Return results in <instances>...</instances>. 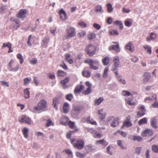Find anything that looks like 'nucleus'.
<instances>
[{
	"instance_id": "nucleus-55",
	"label": "nucleus",
	"mask_w": 158,
	"mask_h": 158,
	"mask_svg": "<svg viewBox=\"0 0 158 158\" xmlns=\"http://www.w3.org/2000/svg\"><path fill=\"white\" fill-rule=\"evenodd\" d=\"M92 146L91 144L86 145L85 147V150L87 152H89L92 150Z\"/></svg>"
},
{
	"instance_id": "nucleus-49",
	"label": "nucleus",
	"mask_w": 158,
	"mask_h": 158,
	"mask_svg": "<svg viewBox=\"0 0 158 158\" xmlns=\"http://www.w3.org/2000/svg\"><path fill=\"white\" fill-rule=\"evenodd\" d=\"M152 150L154 152L158 153V145H153L152 146Z\"/></svg>"
},
{
	"instance_id": "nucleus-5",
	"label": "nucleus",
	"mask_w": 158,
	"mask_h": 158,
	"mask_svg": "<svg viewBox=\"0 0 158 158\" xmlns=\"http://www.w3.org/2000/svg\"><path fill=\"white\" fill-rule=\"evenodd\" d=\"M85 50L88 55L92 56L95 53L96 48L93 45L89 44L86 47Z\"/></svg>"
},
{
	"instance_id": "nucleus-34",
	"label": "nucleus",
	"mask_w": 158,
	"mask_h": 158,
	"mask_svg": "<svg viewBox=\"0 0 158 158\" xmlns=\"http://www.w3.org/2000/svg\"><path fill=\"white\" fill-rule=\"evenodd\" d=\"M151 125L153 128H156L157 126L156 119L154 118H152L151 120Z\"/></svg>"
},
{
	"instance_id": "nucleus-16",
	"label": "nucleus",
	"mask_w": 158,
	"mask_h": 158,
	"mask_svg": "<svg viewBox=\"0 0 158 158\" xmlns=\"http://www.w3.org/2000/svg\"><path fill=\"white\" fill-rule=\"evenodd\" d=\"M153 134L152 131L150 129H146L142 133L141 135L143 137H145L151 136Z\"/></svg>"
},
{
	"instance_id": "nucleus-50",
	"label": "nucleus",
	"mask_w": 158,
	"mask_h": 158,
	"mask_svg": "<svg viewBox=\"0 0 158 158\" xmlns=\"http://www.w3.org/2000/svg\"><path fill=\"white\" fill-rule=\"evenodd\" d=\"M116 76L118 80L120 83L124 85L126 84V81L124 79L121 78L120 76L119 77L118 74V76Z\"/></svg>"
},
{
	"instance_id": "nucleus-64",
	"label": "nucleus",
	"mask_w": 158,
	"mask_h": 158,
	"mask_svg": "<svg viewBox=\"0 0 158 158\" xmlns=\"http://www.w3.org/2000/svg\"><path fill=\"white\" fill-rule=\"evenodd\" d=\"M109 69L108 67L106 68L104 70L103 73V76L104 77L106 78L107 77L108 74L107 72L108 71Z\"/></svg>"
},
{
	"instance_id": "nucleus-11",
	"label": "nucleus",
	"mask_w": 158,
	"mask_h": 158,
	"mask_svg": "<svg viewBox=\"0 0 158 158\" xmlns=\"http://www.w3.org/2000/svg\"><path fill=\"white\" fill-rule=\"evenodd\" d=\"M10 21L15 23V24H13V30H16L20 27L21 26L20 23L18 19H15L14 17H11L10 18Z\"/></svg>"
},
{
	"instance_id": "nucleus-60",
	"label": "nucleus",
	"mask_w": 158,
	"mask_h": 158,
	"mask_svg": "<svg viewBox=\"0 0 158 158\" xmlns=\"http://www.w3.org/2000/svg\"><path fill=\"white\" fill-rule=\"evenodd\" d=\"M95 11L96 12H102V6L100 5H97L95 7Z\"/></svg>"
},
{
	"instance_id": "nucleus-29",
	"label": "nucleus",
	"mask_w": 158,
	"mask_h": 158,
	"mask_svg": "<svg viewBox=\"0 0 158 158\" xmlns=\"http://www.w3.org/2000/svg\"><path fill=\"white\" fill-rule=\"evenodd\" d=\"M69 104L67 102H65L63 106V110L65 113H67L69 110Z\"/></svg>"
},
{
	"instance_id": "nucleus-46",
	"label": "nucleus",
	"mask_w": 158,
	"mask_h": 158,
	"mask_svg": "<svg viewBox=\"0 0 158 158\" xmlns=\"http://www.w3.org/2000/svg\"><path fill=\"white\" fill-rule=\"evenodd\" d=\"M76 156L80 158H84L85 156V153H81L79 152H76Z\"/></svg>"
},
{
	"instance_id": "nucleus-22",
	"label": "nucleus",
	"mask_w": 158,
	"mask_h": 158,
	"mask_svg": "<svg viewBox=\"0 0 158 158\" xmlns=\"http://www.w3.org/2000/svg\"><path fill=\"white\" fill-rule=\"evenodd\" d=\"M69 78L68 77L64 80H62L60 81V83L61 86L64 89H66L67 88V86L65 84L69 82Z\"/></svg>"
},
{
	"instance_id": "nucleus-1",
	"label": "nucleus",
	"mask_w": 158,
	"mask_h": 158,
	"mask_svg": "<svg viewBox=\"0 0 158 158\" xmlns=\"http://www.w3.org/2000/svg\"><path fill=\"white\" fill-rule=\"evenodd\" d=\"M70 141L75 148L81 150L84 147V142L82 139H78L76 140L75 138H72L70 139Z\"/></svg>"
},
{
	"instance_id": "nucleus-57",
	"label": "nucleus",
	"mask_w": 158,
	"mask_h": 158,
	"mask_svg": "<svg viewBox=\"0 0 158 158\" xmlns=\"http://www.w3.org/2000/svg\"><path fill=\"white\" fill-rule=\"evenodd\" d=\"M109 34L111 35H117L118 33L117 30H112L109 31Z\"/></svg>"
},
{
	"instance_id": "nucleus-10",
	"label": "nucleus",
	"mask_w": 158,
	"mask_h": 158,
	"mask_svg": "<svg viewBox=\"0 0 158 158\" xmlns=\"http://www.w3.org/2000/svg\"><path fill=\"white\" fill-rule=\"evenodd\" d=\"M137 109L138 111L136 113L138 117H142L145 114L146 110L144 106L142 105H139Z\"/></svg>"
},
{
	"instance_id": "nucleus-9",
	"label": "nucleus",
	"mask_w": 158,
	"mask_h": 158,
	"mask_svg": "<svg viewBox=\"0 0 158 158\" xmlns=\"http://www.w3.org/2000/svg\"><path fill=\"white\" fill-rule=\"evenodd\" d=\"M19 122L24 123L29 125L31 124L32 123L31 119L25 115H23L19 117Z\"/></svg>"
},
{
	"instance_id": "nucleus-17",
	"label": "nucleus",
	"mask_w": 158,
	"mask_h": 158,
	"mask_svg": "<svg viewBox=\"0 0 158 158\" xmlns=\"http://www.w3.org/2000/svg\"><path fill=\"white\" fill-rule=\"evenodd\" d=\"M84 89V87L82 85H78L75 87L74 92L75 94H79L82 90Z\"/></svg>"
},
{
	"instance_id": "nucleus-48",
	"label": "nucleus",
	"mask_w": 158,
	"mask_h": 158,
	"mask_svg": "<svg viewBox=\"0 0 158 158\" xmlns=\"http://www.w3.org/2000/svg\"><path fill=\"white\" fill-rule=\"evenodd\" d=\"M132 139L134 141H137L140 142L142 140V138L139 136L134 135L133 136Z\"/></svg>"
},
{
	"instance_id": "nucleus-58",
	"label": "nucleus",
	"mask_w": 158,
	"mask_h": 158,
	"mask_svg": "<svg viewBox=\"0 0 158 158\" xmlns=\"http://www.w3.org/2000/svg\"><path fill=\"white\" fill-rule=\"evenodd\" d=\"M68 126L71 128H74L75 127V123L71 121H69L68 122Z\"/></svg>"
},
{
	"instance_id": "nucleus-53",
	"label": "nucleus",
	"mask_w": 158,
	"mask_h": 158,
	"mask_svg": "<svg viewBox=\"0 0 158 158\" xmlns=\"http://www.w3.org/2000/svg\"><path fill=\"white\" fill-rule=\"evenodd\" d=\"M106 7L107 8V11L109 13H110L112 11L113 9L112 6L110 3H108L107 4Z\"/></svg>"
},
{
	"instance_id": "nucleus-54",
	"label": "nucleus",
	"mask_w": 158,
	"mask_h": 158,
	"mask_svg": "<svg viewBox=\"0 0 158 158\" xmlns=\"http://www.w3.org/2000/svg\"><path fill=\"white\" fill-rule=\"evenodd\" d=\"M117 144L118 146H119L120 148L122 149H126V148L125 147H124L123 145V142L122 140H118L117 141Z\"/></svg>"
},
{
	"instance_id": "nucleus-25",
	"label": "nucleus",
	"mask_w": 158,
	"mask_h": 158,
	"mask_svg": "<svg viewBox=\"0 0 158 158\" xmlns=\"http://www.w3.org/2000/svg\"><path fill=\"white\" fill-rule=\"evenodd\" d=\"M126 103L131 106H134L136 104L135 102L133 101L132 98L126 99Z\"/></svg>"
},
{
	"instance_id": "nucleus-4",
	"label": "nucleus",
	"mask_w": 158,
	"mask_h": 158,
	"mask_svg": "<svg viewBox=\"0 0 158 158\" xmlns=\"http://www.w3.org/2000/svg\"><path fill=\"white\" fill-rule=\"evenodd\" d=\"M47 107L46 102L44 100H41L36 106L34 107V110L37 111L43 110Z\"/></svg>"
},
{
	"instance_id": "nucleus-59",
	"label": "nucleus",
	"mask_w": 158,
	"mask_h": 158,
	"mask_svg": "<svg viewBox=\"0 0 158 158\" xmlns=\"http://www.w3.org/2000/svg\"><path fill=\"white\" fill-rule=\"evenodd\" d=\"M31 80V79L30 78V79H29L28 77L24 78L23 79L24 85H27L30 82V80Z\"/></svg>"
},
{
	"instance_id": "nucleus-35",
	"label": "nucleus",
	"mask_w": 158,
	"mask_h": 158,
	"mask_svg": "<svg viewBox=\"0 0 158 158\" xmlns=\"http://www.w3.org/2000/svg\"><path fill=\"white\" fill-rule=\"evenodd\" d=\"M57 75L60 77H63L66 75V73L65 72L60 70H58L57 72Z\"/></svg>"
},
{
	"instance_id": "nucleus-20",
	"label": "nucleus",
	"mask_w": 158,
	"mask_h": 158,
	"mask_svg": "<svg viewBox=\"0 0 158 158\" xmlns=\"http://www.w3.org/2000/svg\"><path fill=\"white\" fill-rule=\"evenodd\" d=\"M125 48L131 52H133L134 50V47L131 42H129L126 45Z\"/></svg>"
},
{
	"instance_id": "nucleus-26",
	"label": "nucleus",
	"mask_w": 158,
	"mask_h": 158,
	"mask_svg": "<svg viewBox=\"0 0 158 158\" xmlns=\"http://www.w3.org/2000/svg\"><path fill=\"white\" fill-rule=\"evenodd\" d=\"M29 89V88H27L23 90L24 93V98L26 99L29 98L30 97Z\"/></svg>"
},
{
	"instance_id": "nucleus-52",
	"label": "nucleus",
	"mask_w": 158,
	"mask_h": 158,
	"mask_svg": "<svg viewBox=\"0 0 158 158\" xmlns=\"http://www.w3.org/2000/svg\"><path fill=\"white\" fill-rule=\"evenodd\" d=\"M54 125V123L50 119L47 120L46 123L45 125L46 127H48L49 126H53Z\"/></svg>"
},
{
	"instance_id": "nucleus-30",
	"label": "nucleus",
	"mask_w": 158,
	"mask_h": 158,
	"mask_svg": "<svg viewBox=\"0 0 158 158\" xmlns=\"http://www.w3.org/2000/svg\"><path fill=\"white\" fill-rule=\"evenodd\" d=\"M63 152H65L67 155L69 157L73 158V154L72 151L69 149H65L62 151Z\"/></svg>"
},
{
	"instance_id": "nucleus-8",
	"label": "nucleus",
	"mask_w": 158,
	"mask_h": 158,
	"mask_svg": "<svg viewBox=\"0 0 158 158\" xmlns=\"http://www.w3.org/2000/svg\"><path fill=\"white\" fill-rule=\"evenodd\" d=\"M112 120H113V121L110 124L112 127H115L119 125V118L118 117H116L114 118L113 116H110L108 118V121Z\"/></svg>"
},
{
	"instance_id": "nucleus-6",
	"label": "nucleus",
	"mask_w": 158,
	"mask_h": 158,
	"mask_svg": "<svg viewBox=\"0 0 158 158\" xmlns=\"http://www.w3.org/2000/svg\"><path fill=\"white\" fill-rule=\"evenodd\" d=\"M67 37L68 38L73 37L76 35L75 28L73 27H69L66 29Z\"/></svg>"
},
{
	"instance_id": "nucleus-7",
	"label": "nucleus",
	"mask_w": 158,
	"mask_h": 158,
	"mask_svg": "<svg viewBox=\"0 0 158 158\" xmlns=\"http://www.w3.org/2000/svg\"><path fill=\"white\" fill-rule=\"evenodd\" d=\"M114 65L115 67L113 69L114 73L116 76H118L117 69V67H120V62L118 56H116L113 58Z\"/></svg>"
},
{
	"instance_id": "nucleus-37",
	"label": "nucleus",
	"mask_w": 158,
	"mask_h": 158,
	"mask_svg": "<svg viewBox=\"0 0 158 158\" xmlns=\"http://www.w3.org/2000/svg\"><path fill=\"white\" fill-rule=\"evenodd\" d=\"M70 55L69 54H66L65 55V59L70 64H72L73 63V60L70 59Z\"/></svg>"
},
{
	"instance_id": "nucleus-21",
	"label": "nucleus",
	"mask_w": 158,
	"mask_h": 158,
	"mask_svg": "<svg viewBox=\"0 0 158 158\" xmlns=\"http://www.w3.org/2000/svg\"><path fill=\"white\" fill-rule=\"evenodd\" d=\"M59 104L58 98L56 97H54L53 98L52 105L53 107L56 110L58 109V105Z\"/></svg>"
},
{
	"instance_id": "nucleus-27",
	"label": "nucleus",
	"mask_w": 158,
	"mask_h": 158,
	"mask_svg": "<svg viewBox=\"0 0 158 158\" xmlns=\"http://www.w3.org/2000/svg\"><path fill=\"white\" fill-rule=\"evenodd\" d=\"M103 109L99 110L98 111V114L99 115V119L101 120H103L105 117L106 114L102 113Z\"/></svg>"
},
{
	"instance_id": "nucleus-38",
	"label": "nucleus",
	"mask_w": 158,
	"mask_h": 158,
	"mask_svg": "<svg viewBox=\"0 0 158 158\" xmlns=\"http://www.w3.org/2000/svg\"><path fill=\"white\" fill-rule=\"evenodd\" d=\"M114 24L116 25L119 26V28L120 29H122L123 28V23L122 22L120 21H116L114 22Z\"/></svg>"
},
{
	"instance_id": "nucleus-61",
	"label": "nucleus",
	"mask_w": 158,
	"mask_h": 158,
	"mask_svg": "<svg viewBox=\"0 0 158 158\" xmlns=\"http://www.w3.org/2000/svg\"><path fill=\"white\" fill-rule=\"evenodd\" d=\"M122 94L123 96H128L131 95L129 91L126 90H123L122 93Z\"/></svg>"
},
{
	"instance_id": "nucleus-41",
	"label": "nucleus",
	"mask_w": 158,
	"mask_h": 158,
	"mask_svg": "<svg viewBox=\"0 0 158 158\" xmlns=\"http://www.w3.org/2000/svg\"><path fill=\"white\" fill-rule=\"evenodd\" d=\"M68 120V118L66 117H63L60 120L61 123L65 125L66 124Z\"/></svg>"
},
{
	"instance_id": "nucleus-3",
	"label": "nucleus",
	"mask_w": 158,
	"mask_h": 158,
	"mask_svg": "<svg viewBox=\"0 0 158 158\" xmlns=\"http://www.w3.org/2000/svg\"><path fill=\"white\" fill-rule=\"evenodd\" d=\"M84 63L88 64L90 68L93 70H96L98 69L99 63L96 60H93L91 59H88L84 60Z\"/></svg>"
},
{
	"instance_id": "nucleus-47",
	"label": "nucleus",
	"mask_w": 158,
	"mask_h": 158,
	"mask_svg": "<svg viewBox=\"0 0 158 158\" xmlns=\"http://www.w3.org/2000/svg\"><path fill=\"white\" fill-rule=\"evenodd\" d=\"M86 35V32L85 31H82L77 34V36L79 38H81V37L85 36Z\"/></svg>"
},
{
	"instance_id": "nucleus-33",
	"label": "nucleus",
	"mask_w": 158,
	"mask_h": 158,
	"mask_svg": "<svg viewBox=\"0 0 158 158\" xmlns=\"http://www.w3.org/2000/svg\"><path fill=\"white\" fill-rule=\"evenodd\" d=\"M125 25L127 27H130L132 24V20L130 19H127L124 22Z\"/></svg>"
},
{
	"instance_id": "nucleus-28",
	"label": "nucleus",
	"mask_w": 158,
	"mask_h": 158,
	"mask_svg": "<svg viewBox=\"0 0 158 158\" xmlns=\"http://www.w3.org/2000/svg\"><path fill=\"white\" fill-rule=\"evenodd\" d=\"M82 74L84 77L88 78L90 77L91 74L89 70H85L84 69L82 71Z\"/></svg>"
},
{
	"instance_id": "nucleus-23",
	"label": "nucleus",
	"mask_w": 158,
	"mask_h": 158,
	"mask_svg": "<svg viewBox=\"0 0 158 158\" xmlns=\"http://www.w3.org/2000/svg\"><path fill=\"white\" fill-rule=\"evenodd\" d=\"M59 14L60 18L63 20L65 19H67V15L63 9H61L59 12Z\"/></svg>"
},
{
	"instance_id": "nucleus-31",
	"label": "nucleus",
	"mask_w": 158,
	"mask_h": 158,
	"mask_svg": "<svg viewBox=\"0 0 158 158\" xmlns=\"http://www.w3.org/2000/svg\"><path fill=\"white\" fill-rule=\"evenodd\" d=\"M102 144L105 146H107L108 144V143L104 139L97 140L96 141V144Z\"/></svg>"
},
{
	"instance_id": "nucleus-45",
	"label": "nucleus",
	"mask_w": 158,
	"mask_h": 158,
	"mask_svg": "<svg viewBox=\"0 0 158 158\" xmlns=\"http://www.w3.org/2000/svg\"><path fill=\"white\" fill-rule=\"evenodd\" d=\"M147 123V118H143L140 119L138 122V124L139 125L146 124Z\"/></svg>"
},
{
	"instance_id": "nucleus-51",
	"label": "nucleus",
	"mask_w": 158,
	"mask_h": 158,
	"mask_svg": "<svg viewBox=\"0 0 158 158\" xmlns=\"http://www.w3.org/2000/svg\"><path fill=\"white\" fill-rule=\"evenodd\" d=\"M24 137L26 138L28 137V129H23L22 131Z\"/></svg>"
},
{
	"instance_id": "nucleus-18",
	"label": "nucleus",
	"mask_w": 158,
	"mask_h": 158,
	"mask_svg": "<svg viewBox=\"0 0 158 158\" xmlns=\"http://www.w3.org/2000/svg\"><path fill=\"white\" fill-rule=\"evenodd\" d=\"M88 131L91 133L94 138H100L102 136L101 134L95 131L93 129H89Z\"/></svg>"
},
{
	"instance_id": "nucleus-56",
	"label": "nucleus",
	"mask_w": 158,
	"mask_h": 158,
	"mask_svg": "<svg viewBox=\"0 0 158 158\" xmlns=\"http://www.w3.org/2000/svg\"><path fill=\"white\" fill-rule=\"evenodd\" d=\"M78 24L82 28H85L87 26V25L85 23L81 21H80L78 22Z\"/></svg>"
},
{
	"instance_id": "nucleus-40",
	"label": "nucleus",
	"mask_w": 158,
	"mask_h": 158,
	"mask_svg": "<svg viewBox=\"0 0 158 158\" xmlns=\"http://www.w3.org/2000/svg\"><path fill=\"white\" fill-rule=\"evenodd\" d=\"M102 63L104 65H107L109 63V58L107 56L105 57L102 60Z\"/></svg>"
},
{
	"instance_id": "nucleus-32",
	"label": "nucleus",
	"mask_w": 158,
	"mask_h": 158,
	"mask_svg": "<svg viewBox=\"0 0 158 158\" xmlns=\"http://www.w3.org/2000/svg\"><path fill=\"white\" fill-rule=\"evenodd\" d=\"M104 100V99L102 97H100L98 99H95L94 100V104L95 105H99Z\"/></svg>"
},
{
	"instance_id": "nucleus-14",
	"label": "nucleus",
	"mask_w": 158,
	"mask_h": 158,
	"mask_svg": "<svg viewBox=\"0 0 158 158\" xmlns=\"http://www.w3.org/2000/svg\"><path fill=\"white\" fill-rule=\"evenodd\" d=\"M81 109V107L80 106H74L71 112V114L74 116L77 115L80 113Z\"/></svg>"
},
{
	"instance_id": "nucleus-44",
	"label": "nucleus",
	"mask_w": 158,
	"mask_h": 158,
	"mask_svg": "<svg viewBox=\"0 0 158 158\" xmlns=\"http://www.w3.org/2000/svg\"><path fill=\"white\" fill-rule=\"evenodd\" d=\"M96 37L95 34L92 33L87 35L88 39L89 40H91L94 39Z\"/></svg>"
},
{
	"instance_id": "nucleus-36",
	"label": "nucleus",
	"mask_w": 158,
	"mask_h": 158,
	"mask_svg": "<svg viewBox=\"0 0 158 158\" xmlns=\"http://www.w3.org/2000/svg\"><path fill=\"white\" fill-rule=\"evenodd\" d=\"M17 58L19 60V62L21 64H22L24 62V59L23 58V56L22 54L20 53H18L16 55Z\"/></svg>"
},
{
	"instance_id": "nucleus-39",
	"label": "nucleus",
	"mask_w": 158,
	"mask_h": 158,
	"mask_svg": "<svg viewBox=\"0 0 158 158\" xmlns=\"http://www.w3.org/2000/svg\"><path fill=\"white\" fill-rule=\"evenodd\" d=\"M86 121L88 123H90L92 125H97L96 122L94 121L93 119H90V116L87 117Z\"/></svg>"
},
{
	"instance_id": "nucleus-24",
	"label": "nucleus",
	"mask_w": 158,
	"mask_h": 158,
	"mask_svg": "<svg viewBox=\"0 0 158 158\" xmlns=\"http://www.w3.org/2000/svg\"><path fill=\"white\" fill-rule=\"evenodd\" d=\"M157 37V35L156 34L153 33H151L150 35V37H147L146 38V40L147 41H149L151 40H154Z\"/></svg>"
},
{
	"instance_id": "nucleus-13",
	"label": "nucleus",
	"mask_w": 158,
	"mask_h": 158,
	"mask_svg": "<svg viewBox=\"0 0 158 158\" xmlns=\"http://www.w3.org/2000/svg\"><path fill=\"white\" fill-rule=\"evenodd\" d=\"M85 85L87 86V88L83 91L82 93L85 95H86L90 94L91 93L92 85L88 81H87L85 82Z\"/></svg>"
},
{
	"instance_id": "nucleus-62",
	"label": "nucleus",
	"mask_w": 158,
	"mask_h": 158,
	"mask_svg": "<svg viewBox=\"0 0 158 158\" xmlns=\"http://www.w3.org/2000/svg\"><path fill=\"white\" fill-rule=\"evenodd\" d=\"M73 98V95L71 94H67L65 97L66 99L70 101H71Z\"/></svg>"
},
{
	"instance_id": "nucleus-12",
	"label": "nucleus",
	"mask_w": 158,
	"mask_h": 158,
	"mask_svg": "<svg viewBox=\"0 0 158 158\" xmlns=\"http://www.w3.org/2000/svg\"><path fill=\"white\" fill-rule=\"evenodd\" d=\"M27 14V11L26 9H21L19 10L18 14L16 15V16L19 18L22 19L26 17Z\"/></svg>"
},
{
	"instance_id": "nucleus-19",
	"label": "nucleus",
	"mask_w": 158,
	"mask_h": 158,
	"mask_svg": "<svg viewBox=\"0 0 158 158\" xmlns=\"http://www.w3.org/2000/svg\"><path fill=\"white\" fill-rule=\"evenodd\" d=\"M119 45L118 44H117L116 45H111L109 47V50H114L116 52L118 53L120 51Z\"/></svg>"
},
{
	"instance_id": "nucleus-15",
	"label": "nucleus",
	"mask_w": 158,
	"mask_h": 158,
	"mask_svg": "<svg viewBox=\"0 0 158 158\" xmlns=\"http://www.w3.org/2000/svg\"><path fill=\"white\" fill-rule=\"evenodd\" d=\"M132 125V123L130 121V116H128L127 117V119L123 122L121 128H123L124 127L128 128Z\"/></svg>"
},
{
	"instance_id": "nucleus-2",
	"label": "nucleus",
	"mask_w": 158,
	"mask_h": 158,
	"mask_svg": "<svg viewBox=\"0 0 158 158\" xmlns=\"http://www.w3.org/2000/svg\"><path fill=\"white\" fill-rule=\"evenodd\" d=\"M8 67L10 71L16 72L19 69V64L15 60L11 59L8 64Z\"/></svg>"
},
{
	"instance_id": "nucleus-42",
	"label": "nucleus",
	"mask_w": 158,
	"mask_h": 158,
	"mask_svg": "<svg viewBox=\"0 0 158 158\" xmlns=\"http://www.w3.org/2000/svg\"><path fill=\"white\" fill-rule=\"evenodd\" d=\"M78 131V129H75L73 131H69L66 134V137L68 139H70L71 138V136L73 133L77 132Z\"/></svg>"
},
{
	"instance_id": "nucleus-43",
	"label": "nucleus",
	"mask_w": 158,
	"mask_h": 158,
	"mask_svg": "<svg viewBox=\"0 0 158 158\" xmlns=\"http://www.w3.org/2000/svg\"><path fill=\"white\" fill-rule=\"evenodd\" d=\"M143 48H144L145 50L147 51L150 54H151L152 48L151 47H150L148 45H146L143 46Z\"/></svg>"
},
{
	"instance_id": "nucleus-63",
	"label": "nucleus",
	"mask_w": 158,
	"mask_h": 158,
	"mask_svg": "<svg viewBox=\"0 0 158 158\" xmlns=\"http://www.w3.org/2000/svg\"><path fill=\"white\" fill-rule=\"evenodd\" d=\"M49 38L48 37H45L44 39L43 40L42 42L45 44H48L49 42Z\"/></svg>"
}]
</instances>
